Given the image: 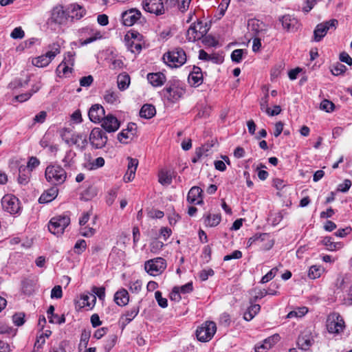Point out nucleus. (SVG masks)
<instances>
[{"mask_svg": "<svg viewBox=\"0 0 352 352\" xmlns=\"http://www.w3.org/2000/svg\"><path fill=\"white\" fill-rule=\"evenodd\" d=\"M164 97L171 102H176L186 93L184 84L179 80L168 81L163 90Z\"/></svg>", "mask_w": 352, "mask_h": 352, "instance_id": "obj_1", "label": "nucleus"}, {"mask_svg": "<svg viewBox=\"0 0 352 352\" xmlns=\"http://www.w3.org/2000/svg\"><path fill=\"white\" fill-rule=\"evenodd\" d=\"M46 180L53 185L63 184L67 178V173L59 165H49L45 172Z\"/></svg>", "mask_w": 352, "mask_h": 352, "instance_id": "obj_2", "label": "nucleus"}, {"mask_svg": "<svg viewBox=\"0 0 352 352\" xmlns=\"http://www.w3.org/2000/svg\"><path fill=\"white\" fill-rule=\"evenodd\" d=\"M60 135L63 140L69 146L75 145L80 149H84L87 144L86 135L81 133H72L69 129L64 128L60 130Z\"/></svg>", "mask_w": 352, "mask_h": 352, "instance_id": "obj_3", "label": "nucleus"}, {"mask_svg": "<svg viewBox=\"0 0 352 352\" xmlns=\"http://www.w3.org/2000/svg\"><path fill=\"white\" fill-rule=\"evenodd\" d=\"M163 60L171 67H179L186 62V54L183 49L177 47L164 54Z\"/></svg>", "mask_w": 352, "mask_h": 352, "instance_id": "obj_4", "label": "nucleus"}, {"mask_svg": "<svg viewBox=\"0 0 352 352\" xmlns=\"http://www.w3.org/2000/svg\"><path fill=\"white\" fill-rule=\"evenodd\" d=\"M326 327L329 333L338 335L344 331V321L340 314L333 312L327 316Z\"/></svg>", "mask_w": 352, "mask_h": 352, "instance_id": "obj_5", "label": "nucleus"}, {"mask_svg": "<svg viewBox=\"0 0 352 352\" xmlns=\"http://www.w3.org/2000/svg\"><path fill=\"white\" fill-rule=\"evenodd\" d=\"M70 223V218L67 215H59L51 219L48 229L54 235H61L65 228Z\"/></svg>", "mask_w": 352, "mask_h": 352, "instance_id": "obj_6", "label": "nucleus"}, {"mask_svg": "<svg viewBox=\"0 0 352 352\" xmlns=\"http://www.w3.org/2000/svg\"><path fill=\"white\" fill-rule=\"evenodd\" d=\"M209 27L207 23L201 21L192 23L186 33V38L189 41L194 42L203 38L208 32Z\"/></svg>", "mask_w": 352, "mask_h": 352, "instance_id": "obj_7", "label": "nucleus"}, {"mask_svg": "<svg viewBox=\"0 0 352 352\" xmlns=\"http://www.w3.org/2000/svg\"><path fill=\"white\" fill-rule=\"evenodd\" d=\"M216 331V324L212 321H206L197 329L196 336L199 341L208 342L214 336Z\"/></svg>", "mask_w": 352, "mask_h": 352, "instance_id": "obj_8", "label": "nucleus"}, {"mask_svg": "<svg viewBox=\"0 0 352 352\" xmlns=\"http://www.w3.org/2000/svg\"><path fill=\"white\" fill-rule=\"evenodd\" d=\"M3 209L11 214H19L21 212L19 199L13 195H6L1 200Z\"/></svg>", "mask_w": 352, "mask_h": 352, "instance_id": "obj_9", "label": "nucleus"}, {"mask_svg": "<svg viewBox=\"0 0 352 352\" xmlns=\"http://www.w3.org/2000/svg\"><path fill=\"white\" fill-rule=\"evenodd\" d=\"M338 25V20L334 19L318 24L314 31L313 41L315 42L320 41L329 30L331 29L336 30Z\"/></svg>", "mask_w": 352, "mask_h": 352, "instance_id": "obj_10", "label": "nucleus"}, {"mask_svg": "<svg viewBox=\"0 0 352 352\" xmlns=\"http://www.w3.org/2000/svg\"><path fill=\"white\" fill-rule=\"evenodd\" d=\"M166 267V262L161 257L150 259L144 263L146 272L153 276L161 274L165 270Z\"/></svg>", "mask_w": 352, "mask_h": 352, "instance_id": "obj_11", "label": "nucleus"}, {"mask_svg": "<svg viewBox=\"0 0 352 352\" xmlns=\"http://www.w3.org/2000/svg\"><path fill=\"white\" fill-rule=\"evenodd\" d=\"M89 142L95 148H102L107 144V136L100 128L95 127L90 133Z\"/></svg>", "mask_w": 352, "mask_h": 352, "instance_id": "obj_12", "label": "nucleus"}, {"mask_svg": "<svg viewBox=\"0 0 352 352\" xmlns=\"http://www.w3.org/2000/svg\"><path fill=\"white\" fill-rule=\"evenodd\" d=\"M142 7L145 11L157 16L164 14L167 8L162 0H144Z\"/></svg>", "mask_w": 352, "mask_h": 352, "instance_id": "obj_13", "label": "nucleus"}, {"mask_svg": "<svg viewBox=\"0 0 352 352\" xmlns=\"http://www.w3.org/2000/svg\"><path fill=\"white\" fill-rule=\"evenodd\" d=\"M69 18V13L63 10V6H58L52 10L48 21L50 23L63 25L67 23Z\"/></svg>", "mask_w": 352, "mask_h": 352, "instance_id": "obj_14", "label": "nucleus"}, {"mask_svg": "<svg viewBox=\"0 0 352 352\" xmlns=\"http://www.w3.org/2000/svg\"><path fill=\"white\" fill-rule=\"evenodd\" d=\"M101 122L102 127L108 133L116 131L120 125L119 120L112 114L105 116Z\"/></svg>", "mask_w": 352, "mask_h": 352, "instance_id": "obj_15", "label": "nucleus"}, {"mask_svg": "<svg viewBox=\"0 0 352 352\" xmlns=\"http://www.w3.org/2000/svg\"><path fill=\"white\" fill-rule=\"evenodd\" d=\"M248 30L254 36H259L266 30L265 24L256 19H251L248 22Z\"/></svg>", "mask_w": 352, "mask_h": 352, "instance_id": "obj_16", "label": "nucleus"}, {"mask_svg": "<svg viewBox=\"0 0 352 352\" xmlns=\"http://www.w3.org/2000/svg\"><path fill=\"white\" fill-rule=\"evenodd\" d=\"M141 16V12L137 9H130L122 14V23L126 26L135 24Z\"/></svg>", "mask_w": 352, "mask_h": 352, "instance_id": "obj_17", "label": "nucleus"}, {"mask_svg": "<svg viewBox=\"0 0 352 352\" xmlns=\"http://www.w3.org/2000/svg\"><path fill=\"white\" fill-rule=\"evenodd\" d=\"M280 340L278 334H274L265 339L262 342L255 346V352H266L271 349Z\"/></svg>", "mask_w": 352, "mask_h": 352, "instance_id": "obj_18", "label": "nucleus"}, {"mask_svg": "<svg viewBox=\"0 0 352 352\" xmlns=\"http://www.w3.org/2000/svg\"><path fill=\"white\" fill-rule=\"evenodd\" d=\"M105 111L100 104H94L90 108L88 116L90 120L94 123L101 122L105 116Z\"/></svg>", "mask_w": 352, "mask_h": 352, "instance_id": "obj_19", "label": "nucleus"}, {"mask_svg": "<svg viewBox=\"0 0 352 352\" xmlns=\"http://www.w3.org/2000/svg\"><path fill=\"white\" fill-rule=\"evenodd\" d=\"M127 160V170L123 177V180L126 183L129 182L134 179L138 166V160L137 159L128 157Z\"/></svg>", "mask_w": 352, "mask_h": 352, "instance_id": "obj_20", "label": "nucleus"}, {"mask_svg": "<svg viewBox=\"0 0 352 352\" xmlns=\"http://www.w3.org/2000/svg\"><path fill=\"white\" fill-rule=\"evenodd\" d=\"M189 83L194 87H198L203 82V74L199 67L194 66L190 72L188 78Z\"/></svg>", "mask_w": 352, "mask_h": 352, "instance_id": "obj_21", "label": "nucleus"}, {"mask_svg": "<svg viewBox=\"0 0 352 352\" xmlns=\"http://www.w3.org/2000/svg\"><path fill=\"white\" fill-rule=\"evenodd\" d=\"M202 190L198 186L192 187L187 196V200L190 204H200L203 202L201 197Z\"/></svg>", "mask_w": 352, "mask_h": 352, "instance_id": "obj_22", "label": "nucleus"}, {"mask_svg": "<svg viewBox=\"0 0 352 352\" xmlns=\"http://www.w3.org/2000/svg\"><path fill=\"white\" fill-rule=\"evenodd\" d=\"M282 25L288 32H295L298 29L297 20L290 15H284L280 19Z\"/></svg>", "mask_w": 352, "mask_h": 352, "instance_id": "obj_23", "label": "nucleus"}, {"mask_svg": "<svg viewBox=\"0 0 352 352\" xmlns=\"http://www.w3.org/2000/svg\"><path fill=\"white\" fill-rule=\"evenodd\" d=\"M147 79L153 87H161L166 80L165 75L162 72L150 73L147 75Z\"/></svg>", "mask_w": 352, "mask_h": 352, "instance_id": "obj_24", "label": "nucleus"}, {"mask_svg": "<svg viewBox=\"0 0 352 352\" xmlns=\"http://www.w3.org/2000/svg\"><path fill=\"white\" fill-rule=\"evenodd\" d=\"M69 17L72 19L79 20L84 16L85 10L78 4H72L67 8Z\"/></svg>", "mask_w": 352, "mask_h": 352, "instance_id": "obj_25", "label": "nucleus"}, {"mask_svg": "<svg viewBox=\"0 0 352 352\" xmlns=\"http://www.w3.org/2000/svg\"><path fill=\"white\" fill-rule=\"evenodd\" d=\"M58 190L53 186L45 191L39 197L38 201L41 204H46L53 201L58 195Z\"/></svg>", "mask_w": 352, "mask_h": 352, "instance_id": "obj_26", "label": "nucleus"}, {"mask_svg": "<svg viewBox=\"0 0 352 352\" xmlns=\"http://www.w3.org/2000/svg\"><path fill=\"white\" fill-rule=\"evenodd\" d=\"M96 302V297L94 294H87L81 296L78 302L80 307H87L89 309H92L95 306Z\"/></svg>", "mask_w": 352, "mask_h": 352, "instance_id": "obj_27", "label": "nucleus"}, {"mask_svg": "<svg viewBox=\"0 0 352 352\" xmlns=\"http://www.w3.org/2000/svg\"><path fill=\"white\" fill-rule=\"evenodd\" d=\"M82 31L90 35L89 38H86L82 42V45H87L91 43L98 39L101 38L102 36L100 31L93 28H86L82 29Z\"/></svg>", "mask_w": 352, "mask_h": 352, "instance_id": "obj_28", "label": "nucleus"}, {"mask_svg": "<svg viewBox=\"0 0 352 352\" xmlns=\"http://www.w3.org/2000/svg\"><path fill=\"white\" fill-rule=\"evenodd\" d=\"M60 53V43L58 41L54 42L48 45V50L44 56H46L47 59H49L50 63Z\"/></svg>", "mask_w": 352, "mask_h": 352, "instance_id": "obj_29", "label": "nucleus"}, {"mask_svg": "<svg viewBox=\"0 0 352 352\" xmlns=\"http://www.w3.org/2000/svg\"><path fill=\"white\" fill-rule=\"evenodd\" d=\"M114 300L118 305L125 306L129 301L128 292L124 289L118 291L114 295Z\"/></svg>", "mask_w": 352, "mask_h": 352, "instance_id": "obj_30", "label": "nucleus"}, {"mask_svg": "<svg viewBox=\"0 0 352 352\" xmlns=\"http://www.w3.org/2000/svg\"><path fill=\"white\" fill-rule=\"evenodd\" d=\"M191 0H166V7L177 6L182 12L186 11L189 7Z\"/></svg>", "mask_w": 352, "mask_h": 352, "instance_id": "obj_31", "label": "nucleus"}, {"mask_svg": "<svg viewBox=\"0 0 352 352\" xmlns=\"http://www.w3.org/2000/svg\"><path fill=\"white\" fill-rule=\"evenodd\" d=\"M131 37L133 40L129 39L126 41V46L129 50L133 54H138L142 50V43L140 41L136 40L137 35L134 33H131Z\"/></svg>", "mask_w": 352, "mask_h": 352, "instance_id": "obj_32", "label": "nucleus"}, {"mask_svg": "<svg viewBox=\"0 0 352 352\" xmlns=\"http://www.w3.org/2000/svg\"><path fill=\"white\" fill-rule=\"evenodd\" d=\"M139 313V307H133L130 310L127 311L122 317L121 321L122 326L127 325L131 321H132L135 317Z\"/></svg>", "mask_w": 352, "mask_h": 352, "instance_id": "obj_33", "label": "nucleus"}, {"mask_svg": "<svg viewBox=\"0 0 352 352\" xmlns=\"http://www.w3.org/2000/svg\"><path fill=\"white\" fill-rule=\"evenodd\" d=\"M321 243L324 245L327 250L335 251L342 248L343 245L340 242H334L330 236H325L321 241Z\"/></svg>", "mask_w": 352, "mask_h": 352, "instance_id": "obj_34", "label": "nucleus"}, {"mask_svg": "<svg viewBox=\"0 0 352 352\" xmlns=\"http://www.w3.org/2000/svg\"><path fill=\"white\" fill-rule=\"evenodd\" d=\"M104 99L109 104H118L120 102V93L113 89H108L104 94Z\"/></svg>", "mask_w": 352, "mask_h": 352, "instance_id": "obj_35", "label": "nucleus"}, {"mask_svg": "<svg viewBox=\"0 0 352 352\" xmlns=\"http://www.w3.org/2000/svg\"><path fill=\"white\" fill-rule=\"evenodd\" d=\"M155 113L156 110L155 107L148 104H144L140 111V117L146 119H150L153 118Z\"/></svg>", "mask_w": 352, "mask_h": 352, "instance_id": "obj_36", "label": "nucleus"}, {"mask_svg": "<svg viewBox=\"0 0 352 352\" xmlns=\"http://www.w3.org/2000/svg\"><path fill=\"white\" fill-rule=\"evenodd\" d=\"M221 219L219 214H208L205 216L204 223L209 227H215L219 224Z\"/></svg>", "mask_w": 352, "mask_h": 352, "instance_id": "obj_37", "label": "nucleus"}, {"mask_svg": "<svg viewBox=\"0 0 352 352\" xmlns=\"http://www.w3.org/2000/svg\"><path fill=\"white\" fill-rule=\"evenodd\" d=\"M313 340L309 336H300L298 338L297 344L298 347L304 351H307L312 345Z\"/></svg>", "mask_w": 352, "mask_h": 352, "instance_id": "obj_38", "label": "nucleus"}, {"mask_svg": "<svg viewBox=\"0 0 352 352\" xmlns=\"http://www.w3.org/2000/svg\"><path fill=\"white\" fill-rule=\"evenodd\" d=\"M261 307L258 304L252 305L244 313L243 318L247 321H250L258 313Z\"/></svg>", "mask_w": 352, "mask_h": 352, "instance_id": "obj_39", "label": "nucleus"}, {"mask_svg": "<svg viewBox=\"0 0 352 352\" xmlns=\"http://www.w3.org/2000/svg\"><path fill=\"white\" fill-rule=\"evenodd\" d=\"M130 84V77L126 74H122L118 76V87L120 90L124 91Z\"/></svg>", "mask_w": 352, "mask_h": 352, "instance_id": "obj_40", "label": "nucleus"}, {"mask_svg": "<svg viewBox=\"0 0 352 352\" xmlns=\"http://www.w3.org/2000/svg\"><path fill=\"white\" fill-rule=\"evenodd\" d=\"M72 67L61 62L56 68V72L60 77L67 76L72 72Z\"/></svg>", "mask_w": 352, "mask_h": 352, "instance_id": "obj_41", "label": "nucleus"}, {"mask_svg": "<svg viewBox=\"0 0 352 352\" xmlns=\"http://www.w3.org/2000/svg\"><path fill=\"white\" fill-rule=\"evenodd\" d=\"M159 182L162 185H169L172 182V175L169 171L162 170L159 173Z\"/></svg>", "mask_w": 352, "mask_h": 352, "instance_id": "obj_42", "label": "nucleus"}, {"mask_svg": "<svg viewBox=\"0 0 352 352\" xmlns=\"http://www.w3.org/2000/svg\"><path fill=\"white\" fill-rule=\"evenodd\" d=\"M307 311H308V309L305 307H298V308L295 309L294 310L288 313L287 317L288 318H301L303 316H305L307 313Z\"/></svg>", "mask_w": 352, "mask_h": 352, "instance_id": "obj_43", "label": "nucleus"}, {"mask_svg": "<svg viewBox=\"0 0 352 352\" xmlns=\"http://www.w3.org/2000/svg\"><path fill=\"white\" fill-rule=\"evenodd\" d=\"M19 175L18 177V182L20 184L25 185L30 181V173H25V168H19Z\"/></svg>", "mask_w": 352, "mask_h": 352, "instance_id": "obj_44", "label": "nucleus"}, {"mask_svg": "<svg viewBox=\"0 0 352 352\" xmlns=\"http://www.w3.org/2000/svg\"><path fill=\"white\" fill-rule=\"evenodd\" d=\"M49 59H47L46 56H44L43 54L41 56H39L36 58H34L32 60V64L38 67H44L47 66L50 64Z\"/></svg>", "mask_w": 352, "mask_h": 352, "instance_id": "obj_45", "label": "nucleus"}, {"mask_svg": "<svg viewBox=\"0 0 352 352\" xmlns=\"http://www.w3.org/2000/svg\"><path fill=\"white\" fill-rule=\"evenodd\" d=\"M320 109L327 112H333L335 109V104L327 99H324L320 104Z\"/></svg>", "mask_w": 352, "mask_h": 352, "instance_id": "obj_46", "label": "nucleus"}, {"mask_svg": "<svg viewBox=\"0 0 352 352\" xmlns=\"http://www.w3.org/2000/svg\"><path fill=\"white\" fill-rule=\"evenodd\" d=\"M322 272V269L317 265H312L308 272V276L311 279L319 278Z\"/></svg>", "mask_w": 352, "mask_h": 352, "instance_id": "obj_47", "label": "nucleus"}, {"mask_svg": "<svg viewBox=\"0 0 352 352\" xmlns=\"http://www.w3.org/2000/svg\"><path fill=\"white\" fill-rule=\"evenodd\" d=\"M96 233V229L89 226H80V234L85 237H91Z\"/></svg>", "mask_w": 352, "mask_h": 352, "instance_id": "obj_48", "label": "nucleus"}, {"mask_svg": "<svg viewBox=\"0 0 352 352\" xmlns=\"http://www.w3.org/2000/svg\"><path fill=\"white\" fill-rule=\"evenodd\" d=\"M245 52V50L243 49L234 50L231 54L232 60L236 63L241 62L243 59V55Z\"/></svg>", "mask_w": 352, "mask_h": 352, "instance_id": "obj_49", "label": "nucleus"}, {"mask_svg": "<svg viewBox=\"0 0 352 352\" xmlns=\"http://www.w3.org/2000/svg\"><path fill=\"white\" fill-rule=\"evenodd\" d=\"M91 294H94L95 296H98V298L101 300H104L105 298V289L103 287H93L91 288Z\"/></svg>", "mask_w": 352, "mask_h": 352, "instance_id": "obj_50", "label": "nucleus"}, {"mask_svg": "<svg viewBox=\"0 0 352 352\" xmlns=\"http://www.w3.org/2000/svg\"><path fill=\"white\" fill-rule=\"evenodd\" d=\"M346 70V66L341 63H337L336 65H333L331 69V72L333 75L334 76H338L340 74H344Z\"/></svg>", "mask_w": 352, "mask_h": 352, "instance_id": "obj_51", "label": "nucleus"}, {"mask_svg": "<svg viewBox=\"0 0 352 352\" xmlns=\"http://www.w3.org/2000/svg\"><path fill=\"white\" fill-rule=\"evenodd\" d=\"M155 298L159 305L162 308H166L168 306L167 299L163 298L162 296V293L160 291H157L155 293Z\"/></svg>", "mask_w": 352, "mask_h": 352, "instance_id": "obj_52", "label": "nucleus"}, {"mask_svg": "<svg viewBox=\"0 0 352 352\" xmlns=\"http://www.w3.org/2000/svg\"><path fill=\"white\" fill-rule=\"evenodd\" d=\"M267 236V234L265 233L253 236L252 237L250 238L248 241V246H251L254 243H259L264 241Z\"/></svg>", "mask_w": 352, "mask_h": 352, "instance_id": "obj_53", "label": "nucleus"}, {"mask_svg": "<svg viewBox=\"0 0 352 352\" xmlns=\"http://www.w3.org/2000/svg\"><path fill=\"white\" fill-rule=\"evenodd\" d=\"M142 283L140 280L132 281L129 284V289L133 293H138L142 289Z\"/></svg>", "mask_w": 352, "mask_h": 352, "instance_id": "obj_54", "label": "nucleus"}, {"mask_svg": "<svg viewBox=\"0 0 352 352\" xmlns=\"http://www.w3.org/2000/svg\"><path fill=\"white\" fill-rule=\"evenodd\" d=\"M14 39H21L25 36V32L21 27L15 28L10 34Z\"/></svg>", "mask_w": 352, "mask_h": 352, "instance_id": "obj_55", "label": "nucleus"}, {"mask_svg": "<svg viewBox=\"0 0 352 352\" xmlns=\"http://www.w3.org/2000/svg\"><path fill=\"white\" fill-rule=\"evenodd\" d=\"M24 318H25V314H23V313H17V314H15L12 316V321H13V322L14 323L15 325H16V326H21L25 322Z\"/></svg>", "mask_w": 352, "mask_h": 352, "instance_id": "obj_56", "label": "nucleus"}, {"mask_svg": "<svg viewBox=\"0 0 352 352\" xmlns=\"http://www.w3.org/2000/svg\"><path fill=\"white\" fill-rule=\"evenodd\" d=\"M75 53L74 52H68L63 60V63H65L66 65H70V66H73L74 64V62H75Z\"/></svg>", "mask_w": 352, "mask_h": 352, "instance_id": "obj_57", "label": "nucleus"}, {"mask_svg": "<svg viewBox=\"0 0 352 352\" xmlns=\"http://www.w3.org/2000/svg\"><path fill=\"white\" fill-rule=\"evenodd\" d=\"M40 164L39 160L36 157H31L28 162L27 168L28 172L32 171L33 169L36 168Z\"/></svg>", "mask_w": 352, "mask_h": 352, "instance_id": "obj_58", "label": "nucleus"}, {"mask_svg": "<svg viewBox=\"0 0 352 352\" xmlns=\"http://www.w3.org/2000/svg\"><path fill=\"white\" fill-rule=\"evenodd\" d=\"M223 56L219 54L214 53L209 55L208 60L215 64H221L223 62Z\"/></svg>", "mask_w": 352, "mask_h": 352, "instance_id": "obj_59", "label": "nucleus"}, {"mask_svg": "<svg viewBox=\"0 0 352 352\" xmlns=\"http://www.w3.org/2000/svg\"><path fill=\"white\" fill-rule=\"evenodd\" d=\"M63 296V291L62 287L60 285H56L53 287L51 291V298H60Z\"/></svg>", "mask_w": 352, "mask_h": 352, "instance_id": "obj_60", "label": "nucleus"}, {"mask_svg": "<svg viewBox=\"0 0 352 352\" xmlns=\"http://www.w3.org/2000/svg\"><path fill=\"white\" fill-rule=\"evenodd\" d=\"M94 82V78L91 75L84 76L80 79V85L81 87H89Z\"/></svg>", "mask_w": 352, "mask_h": 352, "instance_id": "obj_61", "label": "nucleus"}, {"mask_svg": "<svg viewBox=\"0 0 352 352\" xmlns=\"http://www.w3.org/2000/svg\"><path fill=\"white\" fill-rule=\"evenodd\" d=\"M117 197V190L111 189L108 192V195L107 196L106 202L109 206H111L114 202L116 198Z\"/></svg>", "mask_w": 352, "mask_h": 352, "instance_id": "obj_62", "label": "nucleus"}, {"mask_svg": "<svg viewBox=\"0 0 352 352\" xmlns=\"http://www.w3.org/2000/svg\"><path fill=\"white\" fill-rule=\"evenodd\" d=\"M86 246H87V244H86V242L85 240H83V239L78 240L74 245V249L76 250H75L76 252L78 254H80L85 250Z\"/></svg>", "mask_w": 352, "mask_h": 352, "instance_id": "obj_63", "label": "nucleus"}, {"mask_svg": "<svg viewBox=\"0 0 352 352\" xmlns=\"http://www.w3.org/2000/svg\"><path fill=\"white\" fill-rule=\"evenodd\" d=\"M214 275V271L211 268L203 270L199 273V278L201 280H206L209 276Z\"/></svg>", "mask_w": 352, "mask_h": 352, "instance_id": "obj_64", "label": "nucleus"}]
</instances>
